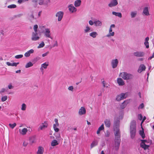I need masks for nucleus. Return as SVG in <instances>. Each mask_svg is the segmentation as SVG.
<instances>
[{
	"label": "nucleus",
	"instance_id": "nucleus-1",
	"mask_svg": "<svg viewBox=\"0 0 154 154\" xmlns=\"http://www.w3.org/2000/svg\"><path fill=\"white\" fill-rule=\"evenodd\" d=\"M136 126V122L134 120L132 121L131 123L130 126L131 137L132 139L134 137L135 135Z\"/></svg>",
	"mask_w": 154,
	"mask_h": 154
},
{
	"label": "nucleus",
	"instance_id": "nucleus-2",
	"mask_svg": "<svg viewBox=\"0 0 154 154\" xmlns=\"http://www.w3.org/2000/svg\"><path fill=\"white\" fill-rule=\"evenodd\" d=\"M120 76L124 79L126 80L131 79L134 77L133 75L125 72H121L120 74Z\"/></svg>",
	"mask_w": 154,
	"mask_h": 154
},
{
	"label": "nucleus",
	"instance_id": "nucleus-3",
	"mask_svg": "<svg viewBox=\"0 0 154 154\" xmlns=\"http://www.w3.org/2000/svg\"><path fill=\"white\" fill-rule=\"evenodd\" d=\"M121 141L120 138H115V147L116 150L119 149Z\"/></svg>",
	"mask_w": 154,
	"mask_h": 154
},
{
	"label": "nucleus",
	"instance_id": "nucleus-4",
	"mask_svg": "<svg viewBox=\"0 0 154 154\" xmlns=\"http://www.w3.org/2000/svg\"><path fill=\"white\" fill-rule=\"evenodd\" d=\"M45 31L44 32L43 31H42V32L44 33L45 36L46 37L50 38L51 39H52L51 36V33L50 30V29L48 28H45Z\"/></svg>",
	"mask_w": 154,
	"mask_h": 154
},
{
	"label": "nucleus",
	"instance_id": "nucleus-5",
	"mask_svg": "<svg viewBox=\"0 0 154 154\" xmlns=\"http://www.w3.org/2000/svg\"><path fill=\"white\" fill-rule=\"evenodd\" d=\"M141 143L140 144V146L142 148H143L144 150H146L147 149H148L150 145H146L144 143V141H146L144 140H141Z\"/></svg>",
	"mask_w": 154,
	"mask_h": 154
},
{
	"label": "nucleus",
	"instance_id": "nucleus-6",
	"mask_svg": "<svg viewBox=\"0 0 154 154\" xmlns=\"http://www.w3.org/2000/svg\"><path fill=\"white\" fill-rule=\"evenodd\" d=\"M63 15V12L62 11L58 12L56 14V16L58 17V21H60L62 19Z\"/></svg>",
	"mask_w": 154,
	"mask_h": 154
},
{
	"label": "nucleus",
	"instance_id": "nucleus-7",
	"mask_svg": "<svg viewBox=\"0 0 154 154\" xmlns=\"http://www.w3.org/2000/svg\"><path fill=\"white\" fill-rule=\"evenodd\" d=\"M118 4V2L117 0H111L108 4V5L109 7L111 8L116 6Z\"/></svg>",
	"mask_w": 154,
	"mask_h": 154
},
{
	"label": "nucleus",
	"instance_id": "nucleus-8",
	"mask_svg": "<svg viewBox=\"0 0 154 154\" xmlns=\"http://www.w3.org/2000/svg\"><path fill=\"white\" fill-rule=\"evenodd\" d=\"M39 37L38 36L37 32H33L32 34L31 39L32 41H36L39 39Z\"/></svg>",
	"mask_w": 154,
	"mask_h": 154
},
{
	"label": "nucleus",
	"instance_id": "nucleus-9",
	"mask_svg": "<svg viewBox=\"0 0 154 154\" xmlns=\"http://www.w3.org/2000/svg\"><path fill=\"white\" fill-rule=\"evenodd\" d=\"M118 61L117 59L112 60L111 61V64L113 68H116L118 64Z\"/></svg>",
	"mask_w": 154,
	"mask_h": 154
},
{
	"label": "nucleus",
	"instance_id": "nucleus-10",
	"mask_svg": "<svg viewBox=\"0 0 154 154\" xmlns=\"http://www.w3.org/2000/svg\"><path fill=\"white\" fill-rule=\"evenodd\" d=\"M120 121L118 119H116L114 121L113 123L114 129H119Z\"/></svg>",
	"mask_w": 154,
	"mask_h": 154
},
{
	"label": "nucleus",
	"instance_id": "nucleus-11",
	"mask_svg": "<svg viewBox=\"0 0 154 154\" xmlns=\"http://www.w3.org/2000/svg\"><path fill=\"white\" fill-rule=\"evenodd\" d=\"M115 138H120L121 133L119 129H114Z\"/></svg>",
	"mask_w": 154,
	"mask_h": 154
},
{
	"label": "nucleus",
	"instance_id": "nucleus-12",
	"mask_svg": "<svg viewBox=\"0 0 154 154\" xmlns=\"http://www.w3.org/2000/svg\"><path fill=\"white\" fill-rule=\"evenodd\" d=\"M144 54H145L143 52L138 51L134 52L133 53V54L135 56L138 57H143Z\"/></svg>",
	"mask_w": 154,
	"mask_h": 154
},
{
	"label": "nucleus",
	"instance_id": "nucleus-13",
	"mask_svg": "<svg viewBox=\"0 0 154 154\" xmlns=\"http://www.w3.org/2000/svg\"><path fill=\"white\" fill-rule=\"evenodd\" d=\"M146 67L143 64H141L140 65L137 71L139 73H140L143 71L145 70Z\"/></svg>",
	"mask_w": 154,
	"mask_h": 154
},
{
	"label": "nucleus",
	"instance_id": "nucleus-14",
	"mask_svg": "<svg viewBox=\"0 0 154 154\" xmlns=\"http://www.w3.org/2000/svg\"><path fill=\"white\" fill-rule=\"evenodd\" d=\"M104 123L105 126L107 128H109L111 126V122L110 119H106L104 120Z\"/></svg>",
	"mask_w": 154,
	"mask_h": 154
},
{
	"label": "nucleus",
	"instance_id": "nucleus-15",
	"mask_svg": "<svg viewBox=\"0 0 154 154\" xmlns=\"http://www.w3.org/2000/svg\"><path fill=\"white\" fill-rule=\"evenodd\" d=\"M86 113L85 108L83 107H82L79 109V115H82L85 114Z\"/></svg>",
	"mask_w": 154,
	"mask_h": 154
},
{
	"label": "nucleus",
	"instance_id": "nucleus-16",
	"mask_svg": "<svg viewBox=\"0 0 154 154\" xmlns=\"http://www.w3.org/2000/svg\"><path fill=\"white\" fill-rule=\"evenodd\" d=\"M69 10L72 13H73L76 11V9L71 4L68 6Z\"/></svg>",
	"mask_w": 154,
	"mask_h": 154
},
{
	"label": "nucleus",
	"instance_id": "nucleus-17",
	"mask_svg": "<svg viewBox=\"0 0 154 154\" xmlns=\"http://www.w3.org/2000/svg\"><path fill=\"white\" fill-rule=\"evenodd\" d=\"M143 14L146 16H148L149 15V13L148 7H146L144 8L143 11Z\"/></svg>",
	"mask_w": 154,
	"mask_h": 154
},
{
	"label": "nucleus",
	"instance_id": "nucleus-18",
	"mask_svg": "<svg viewBox=\"0 0 154 154\" xmlns=\"http://www.w3.org/2000/svg\"><path fill=\"white\" fill-rule=\"evenodd\" d=\"M49 63L48 62H46L41 65V67L40 68V69L41 71H42L43 70V68L46 69L47 68L48 66L49 65Z\"/></svg>",
	"mask_w": 154,
	"mask_h": 154
},
{
	"label": "nucleus",
	"instance_id": "nucleus-19",
	"mask_svg": "<svg viewBox=\"0 0 154 154\" xmlns=\"http://www.w3.org/2000/svg\"><path fill=\"white\" fill-rule=\"evenodd\" d=\"M129 101L127 100L124 101L120 105V107L122 109L125 108L127 104L128 103Z\"/></svg>",
	"mask_w": 154,
	"mask_h": 154
},
{
	"label": "nucleus",
	"instance_id": "nucleus-20",
	"mask_svg": "<svg viewBox=\"0 0 154 154\" xmlns=\"http://www.w3.org/2000/svg\"><path fill=\"white\" fill-rule=\"evenodd\" d=\"M48 126V124L46 122H45L43 123L39 127V128L41 130H42L43 129L46 128Z\"/></svg>",
	"mask_w": 154,
	"mask_h": 154
},
{
	"label": "nucleus",
	"instance_id": "nucleus-21",
	"mask_svg": "<svg viewBox=\"0 0 154 154\" xmlns=\"http://www.w3.org/2000/svg\"><path fill=\"white\" fill-rule=\"evenodd\" d=\"M34 52V50L33 49H31L27 52H26L24 54V56L26 57H28L30 56L31 54H32Z\"/></svg>",
	"mask_w": 154,
	"mask_h": 154
},
{
	"label": "nucleus",
	"instance_id": "nucleus-22",
	"mask_svg": "<svg viewBox=\"0 0 154 154\" xmlns=\"http://www.w3.org/2000/svg\"><path fill=\"white\" fill-rule=\"evenodd\" d=\"M27 131L28 130L26 128H24L22 130H21L20 129H19V132L20 133L23 135H25Z\"/></svg>",
	"mask_w": 154,
	"mask_h": 154
},
{
	"label": "nucleus",
	"instance_id": "nucleus-23",
	"mask_svg": "<svg viewBox=\"0 0 154 154\" xmlns=\"http://www.w3.org/2000/svg\"><path fill=\"white\" fill-rule=\"evenodd\" d=\"M29 143L32 145L33 143L35 142V136H33L29 137Z\"/></svg>",
	"mask_w": 154,
	"mask_h": 154
},
{
	"label": "nucleus",
	"instance_id": "nucleus-24",
	"mask_svg": "<svg viewBox=\"0 0 154 154\" xmlns=\"http://www.w3.org/2000/svg\"><path fill=\"white\" fill-rule=\"evenodd\" d=\"M117 83L119 85L122 86L125 84V83L123 80L121 78H118L117 79Z\"/></svg>",
	"mask_w": 154,
	"mask_h": 154
},
{
	"label": "nucleus",
	"instance_id": "nucleus-25",
	"mask_svg": "<svg viewBox=\"0 0 154 154\" xmlns=\"http://www.w3.org/2000/svg\"><path fill=\"white\" fill-rule=\"evenodd\" d=\"M44 149L42 146H39L38 147V150L37 152V154H42L43 153Z\"/></svg>",
	"mask_w": 154,
	"mask_h": 154
},
{
	"label": "nucleus",
	"instance_id": "nucleus-26",
	"mask_svg": "<svg viewBox=\"0 0 154 154\" xmlns=\"http://www.w3.org/2000/svg\"><path fill=\"white\" fill-rule=\"evenodd\" d=\"M149 40V38L147 37H146L145 39V42L144 43V45L146 46V48H149V44L148 41Z\"/></svg>",
	"mask_w": 154,
	"mask_h": 154
},
{
	"label": "nucleus",
	"instance_id": "nucleus-27",
	"mask_svg": "<svg viewBox=\"0 0 154 154\" xmlns=\"http://www.w3.org/2000/svg\"><path fill=\"white\" fill-rule=\"evenodd\" d=\"M112 29L110 27L109 34L106 35L107 37H109L110 36H113L114 35V32H112Z\"/></svg>",
	"mask_w": 154,
	"mask_h": 154
},
{
	"label": "nucleus",
	"instance_id": "nucleus-28",
	"mask_svg": "<svg viewBox=\"0 0 154 154\" xmlns=\"http://www.w3.org/2000/svg\"><path fill=\"white\" fill-rule=\"evenodd\" d=\"M98 142L97 140L93 141L91 144L90 147L91 148V149L97 145Z\"/></svg>",
	"mask_w": 154,
	"mask_h": 154
},
{
	"label": "nucleus",
	"instance_id": "nucleus-29",
	"mask_svg": "<svg viewBox=\"0 0 154 154\" xmlns=\"http://www.w3.org/2000/svg\"><path fill=\"white\" fill-rule=\"evenodd\" d=\"M112 14L116 16H118L120 18L122 17V15L120 12H116L115 11H112Z\"/></svg>",
	"mask_w": 154,
	"mask_h": 154
},
{
	"label": "nucleus",
	"instance_id": "nucleus-30",
	"mask_svg": "<svg viewBox=\"0 0 154 154\" xmlns=\"http://www.w3.org/2000/svg\"><path fill=\"white\" fill-rule=\"evenodd\" d=\"M94 23L96 26H100L102 25L101 22L99 20L95 21H94Z\"/></svg>",
	"mask_w": 154,
	"mask_h": 154
},
{
	"label": "nucleus",
	"instance_id": "nucleus-31",
	"mask_svg": "<svg viewBox=\"0 0 154 154\" xmlns=\"http://www.w3.org/2000/svg\"><path fill=\"white\" fill-rule=\"evenodd\" d=\"M81 1V0H77L75 2L74 5L76 7H78L80 6Z\"/></svg>",
	"mask_w": 154,
	"mask_h": 154
},
{
	"label": "nucleus",
	"instance_id": "nucleus-32",
	"mask_svg": "<svg viewBox=\"0 0 154 154\" xmlns=\"http://www.w3.org/2000/svg\"><path fill=\"white\" fill-rule=\"evenodd\" d=\"M90 36L93 38H95L98 35V34L96 32H92L89 34Z\"/></svg>",
	"mask_w": 154,
	"mask_h": 154
},
{
	"label": "nucleus",
	"instance_id": "nucleus-33",
	"mask_svg": "<svg viewBox=\"0 0 154 154\" xmlns=\"http://www.w3.org/2000/svg\"><path fill=\"white\" fill-rule=\"evenodd\" d=\"M142 130H140V134L142 138L144 139L145 137V134L143 131V129L142 127Z\"/></svg>",
	"mask_w": 154,
	"mask_h": 154
},
{
	"label": "nucleus",
	"instance_id": "nucleus-34",
	"mask_svg": "<svg viewBox=\"0 0 154 154\" xmlns=\"http://www.w3.org/2000/svg\"><path fill=\"white\" fill-rule=\"evenodd\" d=\"M58 144L57 141L54 140H53L51 143V145L52 146H55Z\"/></svg>",
	"mask_w": 154,
	"mask_h": 154
},
{
	"label": "nucleus",
	"instance_id": "nucleus-35",
	"mask_svg": "<svg viewBox=\"0 0 154 154\" xmlns=\"http://www.w3.org/2000/svg\"><path fill=\"white\" fill-rule=\"evenodd\" d=\"M28 19L31 22H32L35 18L33 14L32 13L31 15L28 16Z\"/></svg>",
	"mask_w": 154,
	"mask_h": 154
},
{
	"label": "nucleus",
	"instance_id": "nucleus-36",
	"mask_svg": "<svg viewBox=\"0 0 154 154\" xmlns=\"http://www.w3.org/2000/svg\"><path fill=\"white\" fill-rule=\"evenodd\" d=\"M91 30L89 26H87L86 27V29H84V32L85 33H87L88 32H89L90 31H92V30Z\"/></svg>",
	"mask_w": 154,
	"mask_h": 154
},
{
	"label": "nucleus",
	"instance_id": "nucleus-37",
	"mask_svg": "<svg viewBox=\"0 0 154 154\" xmlns=\"http://www.w3.org/2000/svg\"><path fill=\"white\" fill-rule=\"evenodd\" d=\"M137 14L136 11H132L131 14V17L132 18L135 17Z\"/></svg>",
	"mask_w": 154,
	"mask_h": 154
},
{
	"label": "nucleus",
	"instance_id": "nucleus-38",
	"mask_svg": "<svg viewBox=\"0 0 154 154\" xmlns=\"http://www.w3.org/2000/svg\"><path fill=\"white\" fill-rule=\"evenodd\" d=\"M33 64L30 62L28 63L26 65L25 67L27 68L32 66Z\"/></svg>",
	"mask_w": 154,
	"mask_h": 154
},
{
	"label": "nucleus",
	"instance_id": "nucleus-39",
	"mask_svg": "<svg viewBox=\"0 0 154 154\" xmlns=\"http://www.w3.org/2000/svg\"><path fill=\"white\" fill-rule=\"evenodd\" d=\"M45 43L43 42H42L39 44V45L38 47V48H39L43 47L45 46Z\"/></svg>",
	"mask_w": 154,
	"mask_h": 154
},
{
	"label": "nucleus",
	"instance_id": "nucleus-40",
	"mask_svg": "<svg viewBox=\"0 0 154 154\" xmlns=\"http://www.w3.org/2000/svg\"><path fill=\"white\" fill-rule=\"evenodd\" d=\"M8 97L7 96H4L2 97L1 98V100L2 102L5 101L7 99Z\"/></svg>",
	"mask_w": 154,
	"mask_h": 154
},
{
	"label": "nucleus",
	"instance_id": "nucleus-41",
	"mask_svg": "<svg viewBox=\"0 0 154 154\" xmlns=\"http://www.w3.org/2000/svg\"><path fill=\"white\" fill-rule=\"evenodd\" d=\"M26 108V105L25 103H23L22 105L21 109L22 110H25Z\"/></svg>",
	"mask_w": 154,
	"mask_h": 154
},
{
	"label": "nucleus",
	"instance_id": "nucleus-42",
	"mask_svg": "<svg viewBox=\"0 0 154 154\" xmlns=\"http://www.w3.org/2000/svg\"><path fill=\"white\" fill-rule=\"evenodd\" d=\"M9 125L11 128L13 129L16 125V124L15 123L13 124L10 123L9 124Z\"/></svg>",
	"mask_w": 154,
	"mask_h": 154
},
{
	"label": "nucleus",
	"instance_id": "nucleus-43",
	"mask_svg": "<svg viewBox=\"0 0 154 154\" xmlns=\"http://www.w3.org/2000/svg\"><path fill=\"white\" fill-rule=\"evenodd\" d=\"M120 95L121 96L122 99H125L126 97L125 94V93H122Z\"/></svg>",
	"mask_w": 154,
	"mask_h": 154
},
{
	"label": "nucleus",
	"instance_id": "nucleus-44",
	"mask_svg": "<svg viewBox=\"0 0 154 154\" xmlns=\"http://www.w3.org/2000/svg\"><path fill=\"white\" fill-rule=\"evenodd\" d=\"M16 7V5H15L12 4L8 6V8H13Z\"/></svg>",
	"mask_w": 154,
	"mask_h": 154
},
{
	"label": "nucleus",
	"instance_id": "nucleus-45",
	"mask_svg": "<svg viewBox=\"0 0 154 154\" xmlns=\"http://www.w3.org/2000/svg\"><path fill=\"white\" fill-rule=\"evenodd\" d=\"M116 99L118 101H120L121 100H122L120 94L117 96Z\"/></svg>",
	"mask_w": 154,
	"mask_h": 154
},
{
	"label": "nucleus",
	"instance_id": "nucleus-46",
	"mask_svg": "<svg viewBox=\"0 0 154 154\" xmlns=\"http://www.w3.org/2000/svg\"><path fill=\"white\" fill-rule=\"evenodd\" d=\"M23 55L22 54H20L16 55L15 56V58L16 59H19L22 58Z\"/></svg>",
	"mask_w": 154,
	"mask_h": 154
},
{
	"label": "nucleus",
	"instance_id": "nucleus-47",
	"mask_svg": "<svg viewBox=\"0 0 154 154\" xmlns=\"http://www.w3.org/2000/svg\"><path fill=\"white\" fill-rule=\"evenodd\" d=\"M40 59V57H37L34 58L32 60L33 62H34L35 63L37 62L38 60H39Z\"/></svg>",
	"mask_w": 154,
	"mask_h": 154
},
{
	"label": "nucleus",
	"instance_id": "nucleus-48",
	"mask_svg": "<svg viewBox=\"0 0 154 154\" xmlns=\"http://www.w3.org/2000/svg\"><path fill=\"white\" fill-rule=\"evenodd\" d=\"M38 28V26L37 25H35L34 26L33 29L35 31V32H37Z\"/></svg>",
	"mask_w": 154,
	"mask_h": 154
},
{
	"label": "nucleus",
	"instance_id": "nucleus-49",
	"mask_svg": "<svg viewBox=\"0 0 154 154\" xmlns=\"http://www.w3.org/2000/svg\"><path fill=\"white\" fill-rule=\"evenodd\" d=\"M145 140L146 141H144V143H149V145H151L152 143V141L151 140Z\"/></svg>",
	"mask_w": 154,
	"mask_h": 154
},
{
	"label": "nucleus",
	"instance_id": "nucleus-50",
	"mask_svg": "<svg viewBox=\"0 0 154 154\" xmlns=\"http://www.w3.org/2000/svg\"><path fill=\"white\" fill-rule=\"evenodd\" d=\"M54 121L55 122V124H54V125H55L57 126H58L59 125V124L58 123V120L57 119H54Z\"/></svg>",
	"mask_w": 154,
	"mask_h": 154
},
{
	"label": "nucleus",
	"instance_id": "nucleus-51",
	"mask_svg": "<svg viewBox=\"0 0 154 154\" xmlns=\"http://www.w3.org/2000/svg\"><path fill=\"white\" fill-rule=\"evenodd\" d=\"M144 106V104L143 103H142L138 107V109H143Z\"/></svg>",
	"mask_w": 154,
	"mask_h": 154
},
{
	"label": "nucleus",
	"instance_id": "nucleus-52",
	"mask_svg": "<svg viewBox=\"0 0 154 154\" xmlns=\"http://www.w3.org/2000/svg\"><path fill=\"white\" fill-rule=\"evenodd\" d=\"M53 128L54 129V130L56 132H58L59 131V129L58 128H55V125H53Z\"/></svg>",
	"mask_w": 154,
	"mask_h": 154
},
{
	"label": "nucleus",
	"instance_id": "nucleus-53",
	"mask_svg": "<svg viewBox=\"0 0 154 154\" xmlns=\"http://www.w3.org/2000/svg\"><path fill=\"white\" fill-rule=\"evenodd\" d=\"M100 130H103L104 129V127L103 124H102L100 127H99L98 128Z\"/></svg>",
	"mask_w": 154,
	"mask_h": 154
},
{
	"label": "nucleus",
	"instance_id": "nucleus-54",
	"mask_svg": "<svg viewBox=\"0 0 154 154\" xmlns=\"http://www.w3.org/2000/svg\"><path fill=\"white\" fill-rule=\"evenodd\" d=\"M109 135H110L109 132L108 131H106V133L105 134V136L106 137H109Z\"/></svg>",
	"mask_w": 154,
	"mask_h": 154
},
{
	"label": "nucleus",
	"instance_id": "nucleus-55",
	"mask_svg": "<svg viewBox=\"0 0 154 154\" xmlns=\"http://www.w3.org/2000/svg\"><path fill=\"white\" fill-rule=\"evenodd\" d=\"M73 87L72 86H70L68 88V89L70 91H73Z\"/></svg>",
	"mask_w": 154,
	"mask_h": 154
},
{
	"label": "nucleus",
	"instance_id": "nucleus-56",
	"mask_svg": "<svg viewBox=\"0 0 154 154\" xmlns=\"http://www.w3.org/2000/svg\"><path fill=\"white\" fill-rule=\"evenodd\" d=\"M19 62L13 63L12 64V66H16L18 64H19Z\"/></svg>",
	"mask_w": 154,
	"mask_h": 154
},
{
	"label": "nucleus",
	"instance_id": "nucleus-57",
	"mask_svg": "<svg viewBox=\"0 0 154 154\" xmlns=\"http://www.w3.org/2000/svg\"><path fill=\"white\" fill-rule=\"evenodd\" d=\"M143 118V116L141 114H140L138 115V119L140 120H142V119Z\"/></svg>",
	"mask_w": 154,
	"mask_h": 154
},
{
	"label": "nucleus",
	"instance_id": "nucleus-58",
	"mask_svg": "<svg viewBox=\"0 0 154 154\" xmlns=\"http://www.w3.org/2000/svg\"><path fill=\"white\" fill-rule=\"evenodd\" d=\"M8 87L9 89H13L14 88V87L12 86L11 84H9L8 85Z\"/></svg>",
	"mask_w": 154,
	"mask_h": 154
},
{
	"label": "nucleus",
	"instance_id": "nucleus-59",
	"mask_svg": "<svg viewBox=\"0 0 154 154\" xmlns=\"http://www.w3.org/2000/svg\"><path fill=\"white\" fill-rule=\"evenodd\" d=\"M49 53V52L48 51H47L45 53L43 54H42V56L43 57H44L46 56H47L48 54Z\"/></svg>",
	"mask_w": 154,
	"mask_h": 154
},
{
	"label": "nucleus",
	"instance_id": "nucleus-60",
	"mask_svg": "<svg viewBox=\"0 0 154 154\" xmlns=\"http://www.w3.org/2000/svg\"><path fill=\"white\" fill-rule=\"evenodd\" d=\"M5 88H2L1 89V91H0V93L2 94V93L4 92H5Z\"/></svg>",
	"mask_w": 154,
	"mask_h": 154
},
{
	"label": "nucleus",
	"instance_id": "nucleus-61",
	"mask_svg": "<svg viewBox=\"0 0 154 154\" xmlns=\"http://www.w3.org/2000/svg\"><path fill=\"white\" fill-rule=\"evenodd\" d=\"M44 0H40L39 4L40 5H42L43 4Z\"/></svg>",
	"mask_w": 154,
	"mask_h": 154
},
{
	"label": "nucleus",
	"instance_id": "nucleus-62",
	"mask_svg": "<svg viewBox=\"0 0 154 154\" xmlns=\"http://www.w3.org/2000/svg\"><path fill=\"white\" fill-rule=\"evenodd\" d=\"M89 23L90 25H92L94 23V22L90 20L89 21Z\"/></svg>",
	"mask_w": 154,
	"mask_h": 154
},
{
	"label": "nucleus",
	"instance_id": "nucleus-63",
	"mask_svg": "<svg viewBox=\"0 0 154 154\" xmlns=\"http://www.w3.org/2000/svg\"><path fill=\"white\" fill-rule=\"evenodd\" d=\"M28 144V143L24 141L23 143V145L24 146H26Z\"/></svg>",
	"mask_w": 154,
	"mask_h": 154
},
{
	"label": "nucleus",
	"instance_id": "nucleus-64",
	"mask_svg": "<svg viewBox=\"0 0 154 154\" xmlns=\"http://www.w3.org/2000/svg\"><path fill=\"white\" fill-rule=\"evenodd\" d=\"M6 64L8 66H12V63L9 62H6Z\"/></svg>",
	"mask_w": 154,
	"mask_h": 154
}]
</instances>
